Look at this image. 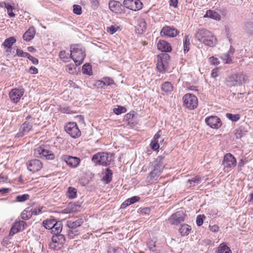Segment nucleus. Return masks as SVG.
<instances>
[{"label": "nucleus", "mask_w": 253, "mask_h": 253, "mask_svg": "<svg viewBox=\"0 0 253 253\" xmlns=\"http://www.w3.org/2000/svg\"><path fill=\"white\" fill-rule=\"evenodd\" d=\"M195 39L210 47H214L217 43V40L212 33L205 29H199L195 33Z\"/></svg>", "instance_id": "1"}, {"label": "nucleus", "mask_w": 253, "mask_h": 253, "mask_svg": "<svg viewBox=\"0 0 253 253\" xmlns=\"http://www.w3.org/2000/svg\"><path fill=\"white\" fill-rule=\"evenodd\" d=\"M113 157V155L111 153L99 152L92 156L91 161L95 166L107 167L110 165Z\"/></svg>", "instance_id": "2"}, {"label": "nucleus", "mask_w": 253, "mask_h": 253, "mask_svg": "<svg viewBox=\"0 0 253 253\" xmlns=\"http://www.w3.org/2000/svg\"><path fill=\"white\" fill-rule=\"evenodd\" d=\"M42 226L46 229L51 230V233H58L61 232L63 227L61 220H57L54 217H50L44 220L42 222Z\"/></svg>", "instance_id": "3"}, {"label": "nucleus", "mask_w": 253, "mask_h": 253, "mask_svg": "<svg viewBox=\"0 0 253 253\" xmlns=\"http://www.w3.org/2000/svg\"><path fill=\"white\" fill-rule=\"evenodd\" d=\"M245 82L244 75L241 73L232 74L226 78V85L231 87L236 85H241Z\"/></svg>", "instance_id": "4"}, {"label": "nucleus", "mask_w": 253, "mask_h": 253, "mask_svg": "<svg viewBox=\"0 0 253 253\" xmlns=\"http://www.w3.org/2000/svg\"><path fill=\"white\" fill-rule=\"evenodd\" d=\"M156 68L160 73H164L168 69L170 56L167 53H161L157 55Z\"/></svg>", "instance_id": "5"}, {"label": "nucleus", "mask_w": 253, "mask_h": 253, "mask_svg": "<svg viewBox=\"0 0 253 253\" xmlns=\"http://www.w3.org/2000/svg\"><path fill=\"white\" fill-rule=\"evenodd\" d=\"M34 154L36 157L44 158L46 160H52L55 158L54 153L46 149V145L40 146L36 148Z\"/></svg>", "instance_id": "6"}, {"label": "nucleus", "mask_w": 253, "mask_h": 253, "mask_svg": "<svg viewBox=\"0 0 253 253\" xmlns=\"http://www.w3.org/2000/svg\"><path fill=\"white\" fill-rule=\"evenodd\" d=\"M183 105L189 110H194L197 107L198 100L197 97L191 93H187L183 97Z\"/></svg>", "instance_id": "7"}, {"label": "nucleus", "mask_w": 253, "mask_h": 253, "mask_svg": "<svg viewBox=\"0 0 253 253\" xmlns=\"http://www.w3.org/2000/svg\"><path fill=\"white\" fill-rule=\"evenodd\" d=\"M65 130L73 138L79 137L81 132L76 122H69L64 127Z\"/></svg>", "instance_id": "8"}, {"label": "nucleus", "mask_w": 253, "mask_h": 253, "mask_svg": "<svg viewBox=\"0 0 253 253\" xmlns=\"http://www.w3.org/2000/svg\"><path fill=\"white\" fill-rule=\"evenodd\" d=\"M123 6L132 11H138L142 9L143 4L140 0H124Z\"/></svg>", "instance_id": "9"}, {"label": "nucleus", "mask_w": 253, "mask_h": 253, "mask_svg": "<svg viewBox=\"0 0 253 253\" xmlns=\"http://www.w3.org/2000/svg\"><path fill=\"white\" fill-rule=\"evenodd\" d=\"M108 5L110 10L117 14H122L126 13V10L124 8L123 3L122 4L119 1L110 0Z\"/></svg>", "instance_id": "10"}, {"label": "nucleus", "mask_w": 253, "mask_h": 253, "mask_svg": "<svg viewBox=\"0 0 253 253\" xmlns=\"http://www.w3.org/2000/svg\"><path fill=\"white\" fill-rule=\"evenodd\" d=\"M61 160L71 168H77L81 163V159L79 158L67 155L62 156Z\"/></svg>", "instance_id": "11"}, {"label": "nucleus", "mask_w": 253, "mask_h": 253, "mask_svg": "<svg viewBox=\"0 0 253 253\" xmlns=\"http://www.w3.org/2000/svg\"><path fill=\"white\" fill-rule=\"evenodd\" d=\"M186 215L182 211H178L173 213L168 219L171 225H178L185 220Z\"/></svg>", "instance_id": "12"}, {"label": "nucleus", "mask_w": 253, "mask_h": 253, "mask_svg": "<svg viewBox=\"0 0 253 253\" xmlns=\"http://www.w3.org/2000/svg\"><path fill=\"white\" fill-rule=\"evenodd\" d=\"M205 121L209 127L213 129H218L222 124L221 119L216 116L207 117Z\"/></svg>", "instance_id": "13"}, {"label": "nucleus", "mask_w": 253, "mask_h": 253, "mask_svg": "<svg viewBox=\"0 0 253 253\" xmlns=\"http://www.w3.org/2000/svg\"><path fill=\"white\" fill-rule=\"evenodd\" d=\"M24 92L25 89L23 88H15L11 89L9 93L11 101L13 103L17 104L24 94Z\"/></svg>", "instance_id": "14"}, {"label": "nucleus", "mask_w": 253, "mask_h": 253, "mask_svg": "<svg viewBox=\"0 0 253 253\" xmlns=\"http://www.w3.org/2000/svg\"><path fill=\"white\" fill-rule=\"evenodd\" d=\"M222 164L224 165L225 168L231 169L236 166L237 161L232 154L227 153L224 156Z\"/></svg>", "instance_id": "15"}, {"label": "nucleus", "mask_w": 253, "mask_h": 253, "mask_svg": "<svg viewBox=\"0 0 253 253\" xmlns=\"http://www.w3.org/2000/svg\"><path fill=\"white\" fill-rule=\"evenodd\" d=\"M179 32L173 26H166L162 28L160 34L162 36L173 38L178 35Z\"/></svg>", "instance_id": "16"}, {"label": "nucleus", "mask_w": 253, "mask_h": 253, "mask_svg": "<svg viewBox=\"0 0 253 253\" xmlns=\"http://www.w3.org/2000/svg\"><path fill=\"white\" fill-rule=\"evenodd\" d=\"M27 166L28 170L34 173L41 169L42 164L39 160L33 159L27 163Z\"/></svg>", "instance_id": "17"}, {"label": "nucleus", "mask_w": 253, "mask_h": 253, "mask_svg": "<svg viewBox=\"0 0 253 253\" xmlns=\"http://www.w3.org/2000/svg\"><path fill=\"white\" fill-rule=\"evenodd\" d=\"M26 226H27V224L23 220L15 222L11 227L9 233V235L13 236L16 233L23 230Z\"/></svg>", "instance_id": "18"}, {"label": "nucleus", "mask_w": 253, "mask_h": 253, "mask_svg": "<svg viewBox=\"0 0 253 253\" xmlns=\"http://www.w3.org/2000/svg\"><path fill=\"white\" fill-rule=\"evenodd\" d=\"M70 48L71 54L70 56H72V57H76L77 58H80L81 55H83L82 53H84V57H85L84 49L80 45H72Z\"/></svg>", "instance_id": "19"}, {"label": "nucleus", "mask_w": 253, "mask_h": 253, "mask_svg": "<svg viewBox=\"0 0 253 253\" xmlns=\"http://www.w3.org/2000/svg\"><path fill=\"white\" fill-rule=\"evenodd\" d=\"M247 125H241L234 130V134L236 139H241L246 135L248 131V128Z\"/></svg>", "instance_id": "20"}, {"label": "nucleus", "mask_w": 253, "mask_h": 253, "mask_svg": "<svg viewBox=\"0 0 253 253\" xmlns=\"http://www.w3.org/2000/svg\"><path fill=\"white\" fill-rule=\"evenodd\" d=\"M164 159V156H159L153 162L152 165L154 166V170H157V171L160 173L162 172L164 168V165L163 163Z\"/></svg>", "instance_id": "21"}, {"label": "nucleus", "mask_w": 253, "mask_h": 253, "mask_svg": "<svg viewBox=\"0 0 253 253\" xmlns=\"http://www.w3.org/2000/svg\"><path fill=\"white\" fill-rule=\"evenodd\" d=\"M157 48L158 50L162 52H170L172 50V47L170 44L167 41L164 40H160L157 44Z\"/></svg>", "instance_id": "22"}, {"label": "nucleus", "mask_w": 253, "mask_h": 253, "mask_svg": "<svg viewBox=\"0 0 253 253\" xmlns=\"http://www.w3.org/2000/svg\"><path fill=\"white\" fill-rule=\"evenodd\" d=\"M84 222L82 218H78L75 220L70 219L67 221L66 225L68 228L77 229L81 226Z\"/></svg>", "instance_id": "23"}, {"label": "nucleus", "mask_w": 253, "mask_h": 253, "mask_svg": "<svg viewBox=\"0 0 253 253\" xmlns=\"http://www.w3.org/2000/svg\"><path fill=\"white\" fill-rule=\"evenodd\" d=\"M61 232L58 233H53L54 234L52 237V242L53 243H57L58 245H63L65 243L66 239L64 235L60 234Z\"/></svg>", "instance_id": "24"}, {"label": "nucleus", "mask_w": 253, "mask_h": 253, "mask_svg": "<svg viewBox=\"0 0 253 253\" xmlns=\"http://www.w3.org/2000/svg\"><path fill=\"white\" fill-rule=\"evenodd\" d=\"M36 30L33 26L30 27L23 35V39L26 42H30L35 37Z\"/></svg>", "instance_id": "25"}, {"label": "nucleus", "mask_w": 253, "mask_h": 253, "mask_svg": "<svg viewBox=\"0 0 253 253\" xmlns=\"http://www.w3.org/2000/svg\"><path fill=\"white\" fill-rule=\"evenodd\" d=\"M147 25L144 19H138L137 21V25L135 26V30L137 34H142L146 30Z\"/></svg>", "instance_id": "26"}, {"label": "nucleus", "mask_w": 253, "mask_h": 253, "mask_svg": "<svg viewBox=\"0 0 253 253\" xmlns=\"http://www.w3.org/2000/svg\"><path fill=\"white\" fill-rule=\"evenodd\" d=\"M161 90L164 92L163 94L169 95L171 93L173 86L169 82H165L161 85Z\"/></svg>", "instance_id": "27"}, {"label": "nucleus", "mask_w": 253, "mask_h": 253, "mask_svg": "<svg viewBox=\"0 0 253 253\" xmlns=\"http://www.w3.org/2000/svg\"><path fill=\"white\" fill-rule=\"evenodd\" d=\"M204 18H210L213 20L219 21L221 19L220 15L216 11L209 9L206 11L204 16Z\"/></svg>", "instance_id": "28"}, {"label": "nucleus", "mask_w": 253, "mask_h": 253, "mask_svg": "<svg viewBox=\"0 0 253 253\" xmlns=\"http://www.w3.org/2000/svg\"><path fill=\"white\" fill-rule=\"evenodd\" d=\"M215 253H232L230 248L227 245L226 243H221L216 248Z\"/></svg>", "instance_id": "29"}, {"label": "nucleus", "mask_w": 253, "mask_h": 253, "mask_svg": "<svg viewBox=\"0 0 253 253\" xmlns=\"http://www.w3.org/2000/svg\"><path fill=\"white\" fill-rule=\"evenodd\" d=\"M113 172L110 168L105 169V173L102 178L103 181L105 184H109L112 179Z\"/></svg>", "instance_id": "30"}, {"label": "nucleus", "mask_w": 253, "mask_h": 253, "mask_svg": "<svg viewBox=\"0 0 253 253\" xmlns=\"http://www.w3.org/2000/svg\"><path fill=\"white\" fill-rule=\"evenodd\" d=\"M191 230V226L187 224H181L180 227L179 229V233L182 236L188 235Z\"/></svg>", "instance_id": "31"}, {"label": "nucleus", "mask_w": 253, "mask_h": 253, "mask_svg": "<svg viewBox=\"0 0 253 253\" xmlns=\"http://www.w3.org/2000/svg\"><path fill=\"white\" fill-rule=\"evenodd\" d=\"M33 214H32V208L31 207L26 208L21 213V217L23 220H28Z\"/></svg>", "instance_id": "32"}, {"label": "nucleus", "mask_w": 253, "mask_h": 253, "mask_svg": "<svg viewBox=\"0 0 253 253\" xmlns=\"http://www.w3.org/2000/svg\"><path fill=\"white\" fill-rule=\"evenodd\" d=\"M161 173L157 171V170H154L150 172L147 176V180L149 182H153L154 180H157L158 177L161 175Z\"/></svg>", "instance_id": "33"}, {"label": "nucleus", "mask_w": 253, "mask_h": 253, "mask_svg": "<svg viewBox=\"0 0 253 253\" xmlns=\"http://www.w3.org/2000/svg\"><path fill=\"white\" fill-rule=\"evenodd\" d=\"M16 42V39L11 37L6 39L2 43V45L5 48H11L12 45Z\"/></svg>", "instance_id": "34"}, {"label": "nucleus", "mask_w": 253, "mask_h": 253, "mask_svg": "<svg viewBox=\"0 0 253 253\" xmlns=\"http://www.w3.org/2000/svg\"><path fill=\"white\" fill-rule=\"evenodd\" d=\"M190 38L189 35H185L183 40V51L184 53L188 52L190 49Z\"/></svg>", "instance_id": "35"}, {"label": "nucleus", "mask_w": 253, "mask_h": 253, "mask_svg": "<svg viewBox=\"0 0 253 253\" xmlns=\"http://www.w3.org/2000/svg\"><path fill=\"white\" fill-rule=\"evenodd\" d=\"M82 71L84 74L89 76L92 74V67L91 65L89 63H85L83 66Z\"/></svg>", "instance_id": "36"}, {"label": "nucleus", "mask_w": 253, "mask_h": 253, "mask_svg": "<svg viewBox=\"0 0 253 253\" xmlns=\"http://www.w3.org/2000/svg\"><path fill=\"white\" fill-rule=\"evenodd\" d=\"M245 31L249 35H253V22L248 21L245 24Z\"/></svg>", "instance_id": "37"}, {"label": "nucleus", "mask_w": 253, "mask_h": 253, "mask_svg": "<svg viewBox=\"0 0 253 253\" xmlns=\"http://www.w3.org/2000/svg\"><path fill=\"white\" fill-rule=\"evenodd\" d=\"M32 128V124L29 122H24L20 127L21 132H28Z\"/></svg>", "instance_id": "38"}, {"label": "nucleus", "mask_w": 253, "mask_h": 253, "mask_svg": "<svg viewBox=\"0 0 253 253\" xmlns=\"http://www.w3.org/2000/svg\"><path fill=\"white\" fill-rule=\"evenodd\" d=\"M77 196V190L73 187H69L67 190V197L69 199H74Z\"/></svg>", "instance_id": "39"}, {"label": "nucleus", "mask_w": 253, "mask_h": 253, "mask_svg": "<svg viewBox=\"0 0 253 253\" xmlns=\"http://www.w3.org/2000/svg\"><path fill=\"white\" fill-rule=\"evenodd\" d=\"M30 198V196L28 194H24L19 195L16 197L15 202L23 203L28 200Z\"/></svg>", "instance_id": "40"}, {"label": "nucleus", "mask_w": 253, "mask_h": 253, "mask_svg": "<svg viewBox=\"0 0 253 253\" xmlns=\"http://www.w3.org/2000/svg\"><path fill=\"white\" fill-rule=\"evenodd\" d=\"M226 117L229 120L233 122H236L239 121L240 119V115L238 114H233L231 113H226Z\"/></svg>", "instance_id": "41"}, {"label": "nucleus", "mask_w": 253, "mask_h": 253, "mask_svg": "<svg viewBox=\"0 0 253 253\" xmlns=\"http://www.w3.org/2000/svg\"><path fill=\"white\" fill-rule=\"evenodd\" d=\"M67 235L70 239H73L76 236L80 234V231L77 229H71L68 228L67 231Z\"/></svg>", "instance_id": "42"}, {"label": "nucleus", "mask_w": 253, "mask_h": 253, "mask_svg": "<svg viewBox=\"0 0 253 253\" xmlns=\"http://www.w3.org/2000/svg\"><path fill=\"white\" fill-rule=\"evenodd\" d=\"M126 109L122 106H118L117 108H115L113 109V112L117 115L125 113L126 112Z\"/></svg>", "instance_id": "43"}, {"label": "nucleus", "mask_w": 253, "mask_h": 253, "mask_svg": "<svg viewBox=\"0 0 253 253\" xmlns=\"http://www.w3.org/2000/svg\"><path fill=\"white\" fill-rule=\"evenodd\" d=\"M220 57L225 64H231L232 62V57L226 53L222 54Z\"/></svg>", "instance_id": "44"}, {"label": "nucleus", "mask_w": 253, "mask_h": 253, "mask_svg": "<svg viewBox=\"0 0 253 253\" xmlns=\"http://www.w3.org/2000/svg\"><path fill=\"white\" fill-rule=\"evenodd\" d=\"M83 55H81L80 58H77L76 57H72L70 56V58H72L76 64V65L79 66L82 64L84 59V55L82 53Z\"/></svg>", "instance_id": "45"}, {"label": "nucleus", "mask_w": 253, "mask_h": 253, "mask_svg": "<svg viewBox=\"0 0 253 253\" xmlns=\"http://www.w3.org/2000/svg\"><path fill=\"white\" fill-rule=\"evenodd\" d=\"M147 247L150 251L156 253H159V250L157 249L155 242H153L152 241L149 242L147 243Z\"/></svg>", "instance_id": "46"}, {"label": "nucleus", "mask_w": 253, "mask_h": 253, "mask_svg": "<svg viewBox=\"0 0 253 253\" xmlns=\"http://www.w3.org/2000/svg\"><path fill=\"white\" fill-rule=\"evenodd\" d=\"M201 178L198 176H195L191 179L188 180V183H189V186H194L195 184H199L201 182Z\"/></svg>", "instance_id": "47"}, {"label": "nucleus", "mask_w": 253, "mask_h": 253, "mask_svg": "<svg viewBox=\"0 0 253 253\" xmlns=\"http://www.w3.org/2000/svg\"><path fill=\"white\" fill-rule=\"evenodd\" d=\"M150 147L153 151H158L160 148L158 141L152 140L150 144Z\"/></svg>", "instance_id": "48"}, {"label": "nucleus", "mask_w": 253, "mask_h": 253, "mask_svg": "<svg viewBox=\"0 0 253 253\" xmlns=\"http://www.w3.org/2000/svg\"><path fill=\"white\" fill-rule=\"evenodd\" d=\"M73 7V11L74 14L80 15L82 13V8L80 5L78 4H74Z\"/></svg>", "instance_id": "49"}, {"label": "nucleus", "mask_w": 253, "mask_h": 253, "mask_svg": "<svg viewBox=\"0 0 253 253\" xmlns=\"http://www.w3.org/2000/svg\"><path fill=\"white\" fill-rule=\"evenodd\" d=\"M135 117L134 113H127L125 116V119L128 122V124H133V119Z\"/></svg>", "instance_id": "50"}, {"label": "nucleus", "mask_w": 253, "mask_h": 253, "mask_svg": "<svg viewBox=\"0 0 253 253\" xmlns=\"http://www.w3.org/2000/svg\"><path fill=\"white\" fill-rule=\"evenodd\" d=\"M206 218V216L204 214H200L197 216L196 224L198 226H201L204 222V220Z\"/></svg>", "instance_id": "51"}, {"label": "nucleus", "mask_w": 253, "mask_h": 253, "mask_svg": "<svg viewBox=\"0 0 253 253\" xmlns=\"http://www.w3.org/2000/svg\"><path fill=\"white\" fill-rule=\"evenodd\" d=\"M108 253H124V251L120 248L110 247L108 250Z\"/></svg>", "instance_id": "52"}, {"label": "nucleus", "mask_w": 253, "mask_h": 253, "mask_svg": "<svg viewBox=\"0 0 253 253\" xmlns=\"http://www.w3.org/2000/svg\"><path fill=\"white\" fill-rule=\"evenodd\" d=\"M119 29L120 28L118 26L111 25L107 28V31L110 34L113 35L116 33Z\"/></svg>", "instance_id": "53"}, {"label": "nucleus", "mask_w": 253, "mask_h": 253, "mask_svg": "<svg viewBox=\"0 0 253 253\" xmlns=\"http://www.w3.org/2000/svg\"><path fill=\"white\" fill-rule=\"evenodd\" d=\"M59 56L64 61H67V60L70 58V57L69 56V54H66L65 50L61 51L59 52Z\"/></svg>", "instance_id": "54"}, {"label": "nucleus", "mask_w": 253, "mask_h": 253, "mask_svg": "<svg viewBox=\"0 0 253 253\" xmlns=\"http://www.w3.org/2000/svg\"><path fill=\"white\" fill-rule=\"evenodd\" d=\"M16 54L19 57H27L28 58L29 53L27 52H24L22 50L20 49H17L16 50Z\"/></svg>", "instance_id": "55"}, {"label": "nucleus", "mask_w": 253, "mask_h": 253, "mask_svg": "<svg viewBox=\"0 0 253 253\" xmlns=\"http://www.w3.org/2000/svg\"><path fill=\"white\" fill-rule=\"evenodd\" d=\"M43 209L42 207H39L38 208H32V214L33 215H38L40 213H42V209Z\"/></svg>", "instance_id": "56"}, {"label": "nucleus", "mask_w": 253, "mask_h": 253, "mask_svg": "<svg viewBox=\"0 0 253 253\" xmlns=\"http://www.w3.org/2000/svg\"><path fill=\"white\" fill-rule=\"evenodd\" d=\"M0 6L5 8L7 11L13 10L14 9V7L12 6L9 3H7L5 1L2 2L0 3Z\"/></svg>", "instance_id": "57"}, {"label": "nucleus", "mask_w": 253, "mask_h": 253, "mask_svg": "<svg viewBox=\"0 0 253 253\" xmlns=\"http://www.w3.org/2000/svg\"><path fill=\"white\" fill-rule=\"evenodd\" d=\"M127 199L129 201V203L131 205L132 204H133L138 202L140 200V198L139 196H132L129 198H128Z\"/></svg>", "instance_id": "58"}, {"label": "nucleus", "mask_w": 253, "mask_h": 253, "mask_svg": "<svg viewBox=\"0 0 253 253\" xmlns=\"http://www.w3.org/2000/svg\"><path fill=\"white\" fill-rule=\"evenodd\" d=\"M98 88H105L106 85L103 80H98L94 84Z\"/></svg>", "instance_id": "59"}, {"label": "nucleus", "mask_w": 253, "mask_h": 253, "mask_svg": "<svg viewBox=\"0 0 253 253\" xmlns=\"http://www.w3.org/2000/svg\"><path fill=\"white\" fill-rule=\"evenodd\" d=\"M103 81L104 82L106 86L114 84V81L109 77L104 78Z\"/></svg>", "instance_id": "60"}, {"label": "nucleus", "mask_w": 253, "mask_h": 253, "mask_svg": "<svg viewBox=\"0 0 253 253\" xmlns=\"http://www.w3.org/2000/svg\"><path fill=\"white\" fill-rule=\"evenodd\" d=\"M209 61L211 64L214 65H217L219 64V59L217 58L214 57L213 56L209 58Z\"/></svg>", "instance_id": "61"}, {"label": "nucleus", "mask_w": 253, "mask_h": 253, "mask_svg": "<svg viewBox=\"0 0 253 253\" xmlns=\"http://www.w3.org/2000/svg\"><path fill=\"white\" fill-rule=\"evenodd\" d=\"M150 208H144L140 210V213L143 215H149L150 213Z\"/></svg>", "instance_id": "62"}, {"label": "nucleus", "mask_w": 253, "mask_h": 253, "mask_svg": "<svg viewBox=\"0 0 253 253\" xmlns=\"http://www.w3.org/2000/svg\"><path fill=\"white\" fill-rule=\"evenodd\" d=\"M91 1V7L93 9H97L99 5V3L98 0H89Z\"/></svg>", "instance_id": "63"}, {"label": "nucleus", "mask_w": 253, "mask_h": 253, "mask_svg": "<svg viewBox=\"0 0 253 253\" xmlns=\"http://www.w3.org/2000/svg\"><path fill=\"white\" fill-rule=\"evenodd\" d=\"M10 191V189L8 188H0V194L2 196H5Z\"/></svg>", "instance_id": "64"}]
</instances>
